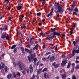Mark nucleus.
<instances>
[{"instance_id":"nucleus-1","label":"nucleus","mask_w":79,"mask_h":79,"mask_svg":"<svg viewBox=\"0 0 79 79\" xmlns=\"http://www.w3.org/2000/svg\"><path fill=\"white\" fill-rule=\"evenodd\" d=\"M19 66L20 69H21L22 70H23V69L24 70V71L22 72V73L24 75H25V74H26L25 72L26 71V66L23 63H22V62L19 61Z\"/></svg>"},{"instance_id":"nucleus-2","label":"nucleus","mask_w":79,"mask_h":79,"mask_svg":"<svg viewBox=\"0 0 79 79\" xmlns=\"http://www.w3.org/2000/svg\"><path fill=\"white\" fill-rule=\"evenodd\" d=\"M55 8L56 10L58 13H60L61 14L63 13V9L57 3H55Z\"/></svg>"},{"instance_id":"nucleus-3","label":"nucleus","mask_w":79,"mask_h":79,"mask_svg":"<svg viewBox=\"0 0 79 79\" xmlns=\"http://www.w3.org/2000/svg\"><path fill=\"white\" fill-rule=\"evenodd\" d=\"M48 59V60H50L51 62H52V61H53L55 59V56H52L51 57V56L50 55H49L47 57Z\"/></svg>"},{"instance_id":"nucleus-4","label":"nucleus","mask_w":79,"mask_h":79,"mask_svg":"<svg viewBox=\"0 0 79 79\" xmlns=\"http://www.w3.org/2000/svg\"><path fill=\"white\" fill-rule=\"evenodd\" d=\"M62 71L64 73L63 75L61 74L62 77L63 79H66V73L65 72V70L64 69H62Z\"/></svg>"},{"instance_id":"nucleus-5","label":"nucleus","mask_w":79,"mask_h":79,"mask_svg":"<svg viewBox=\"0 0 79 79\" xmlns=\"http://www.w3.org/2000/svg\"><path fill=\"white\" fill-rule=\"evenodd\" d=\"M35 54H32L30 56L31 60L33 59V61H37V58H35Z\"/></svg>"},{"instance_id":"nucleus-6","label":"nucleus","mask_w":79,"mask_h":79,"mask_svg":"<svg viewBox=\"0 0 79 79\" xmlns=\"http://www.w3.org/2000/svg\"><path fill=\"white\" fill-rule=\"evenodd\" d=\"M76 23H74L73 26V27L70 29L71 31H70V35H72V34L73 32V31L74 30V29L75 27H76Z\"/></svg>"},{"instance_id":"nucleus-7","label":"nucleus","mask_w":79,"mask_h":79,"mask_svg":"<svg viewBox=\"0 0 79 79\" xmlns=\"http://www.w3.org/2000/svg\"><path fill=\"white\" fill-rule=\"evenodd\" d=\"M47 39H48L49 40H50L51 39H53L54 38V35H53L52 36V35H50L48 36H47Z\"/></svg>"},{"instance_id":"nucleus-8","label":"nucleus","mask_w":79,"mask_h":79,"mask_svg":"<svg viewBox=\"0 0 79 79\" xmlns=\"http://www.w3.org/2000/svg\"><path fill=\"white\" fill-rule=\"evenodd\" d=\"M52 65L53 66H54V68H58L59 66V65L58 64H56V62H54L52 64Z\"/></svg>"},{"instance_id":"nucleus-9","label":"nucleus","mask_w":79,"mask_h":79,"mask_svg":"<svg viewBox=\"0 0 79 79\" xmlns=\"http://www.w3.org/2000/svg\"><path fill=\"white\" fill-rule=\"evenodd\" d=\"M66 63H67V60H64L62 62L61 65L62 66H64Z\"/></svg>"},{"instance_id":"nucleus-10","label":"nucleus","mask_w":79,"mask_h":79,"mask_svg":"<svg viewBox=\"0 0 79 79\" xmlns=\"http://www.w3.org/2000/svg\"><path fill=\"white\" fill-rule=\"evenodd\" d=\"M4 67H5V65L3 64V63L1 62V64H0V69H1L2 68V69H3L4 68Z\"/></svg>"},{"instance_id":"nucleus-11","label":"nucleus","mask_w":79,"mask_h":79,"mask_svg":"<svg viewBox=\"0 0 79 79\" xmlns=\"http://www.w3.org/2000/svg\"><path fill=\"white\" fill-rule=\"evenodd\" d=\"M42 69H38L37 70V75H39L42 73Z\"/></svg>"},{"instance_id":"nucleus-12","label":"nucleus","mask_w":79,"mask_h":79,"mask_svg":"<svg viewBox=\"0 0 79 79\" xmlns=\"http://www.w3.org/2000/svg\"><path fill=\"white\" fill-rule=\"evenodd\" d=\"M53 34L54 35H57L58 36L60 35V34L56 32H53Z\"/></svg>"},{"instance_id":"nucleus-13","label":"nucleus","mask_w":79,"mask_h":79,"mask_svg":"<svg viewBox=\"0 0 79 79\" xmlns=\"http://www.w3.org/2000/svg\"><path fill=\"white\" fill-rule=\"evenodd\" d=\"M12 74H9L7 76V78L8 79H10L11 77Z\"/></svg>"},{"instance_id":"nucleus-14","label":"nucleus","mask_w":79,"mask_h":79,"mask_svg":"<svg viewBox=\"0 0 79 79\" xmlns=\"http://www.w3.org/2000/svg\"><path fill=\"white\" fill-rule=\"evenodd\" d=\"M44 77L46 79H47V78H48V74L47 73H45L44 74Z\"/></svg>"},{"instance_id":"nucleus-15","label":"nucleus","mask_w":79,"mask_h":79,"mask_svg":"<svg viewBox=\"0 0 79 79\" xmlns=\"http://www.w3.org/2000/svg\"><path fill=\"white\" fill-rule=\"evenodd\" d=\"M38 46H39V45L38 44H36V46L34 47L33 49V50H38Z\"/></svg>"},{"instance_id":"nucleus-16","label":"nucleus","mask_w":79,"mask_h":79,"mask_svg":"<svg viewBox=\"0 0 79 79\" xmlns=\"http://www.w3.org/2000/svg\"><path fill=\"white\" fill-rule=\"evenodd\" d=\"M25 50L26 52H27L29 53L30 54H31V53H32V51H30V50H29V49H28L25 48Z\"/></svg>"},{"instance_id":"nucleus-17","label":"nucleus","mask_w":79,"mask_h":79,"mask_svg":"<svg viewBox=\"0 0 79 79\" xmlns=\"http://www.w3.org/2000/svg\"><path fill=\"white\" fill-rule=\"evenodd\" d=\"M70 66H71V62L70 61L68 63V65L67 67V68H70Z\"/></svg>"},{"instance_id":"nucleus-18","label":"nucleus","mask_w":79,"mask_h":79,"mask_svg":"<svg viewBox=\"0 0 79 79\" xmlns=\"http://www.w3.org/2000/svg\"><path fill=\"white\" fill-rule=\"evenodd\" d=\"M21 48L22 53H23V54H24V53H25L24 52V48L22 47Z\"/></svg>"},{"instance_id":"nucleus-19","label":"nucleus","mask_w":79,"mask_h":79,"mask_svg":"<svg viewBox=\"0 0 79 79\" xmlns=\"http://www.w3.org/2000/svg\"><path fill=\"white\" fill-rule=\"evenodd\" d=\"M72 8H74V7H75V1H73L72 5Z\"/></svg>"},{"instance_id":"nucleus-20","label":"nucleus","mask_w":79,"mask_h":79,"mask_svg":"<svg viewBox=\"0 0 79 79\" xmlns=\"http://www.w3.org/2000/svg\"><path fill=\"white\" fill-rule=\"evenodd\" d=\"M21 8H22V6H18L17 7L18 10H19L20 9H21Z\"/></svg>"},{"instance_id":"nucleus-21","label":"nucleus","mask_w":79,"mask_h":79,"mask_svg":"<svg viewBox=\"0 0 79 79\" xmlns=\"http://www.w3.org/2000/svg\"><path fill=\"white\" fill-rule=\"evenodd\" d=\"M7 29V26L5 25L4 27L3 28V31H6Z\"/></svg>"},{"instance_id":"nucleus-22","label":"nucleus","mask_w":79,"mask_h":79,"mask_svg":"<svg viewBox=\"0 0 79 79\" xmlns=\"http://www.w3.org/2000/svg\"><path fill=\"white\" fill-rule=\"evenodd\" d=\"M69 10L70 13H71V12L73 11V9L71 7H69Z\"/></svg>"},{"instance_id":"nucleus-23","label":"nucleus","mask_w":79,"mask_h":79,"mask_svg":"<svg viewBox=\"0 0 79 79\" xmlns=\"http://www.w3.org/2000/svg\"><path fill=\"white\" fill-rule=\"evenodd\" d=\"M4 69L6 73V72H7V70L8 69V68L7 67H5Z\"/></svg>"},{"instance_id":"nucleus-24","label":"nucleus","mask_w":79,"mask_h":79,"mask_svg":"<svg viewBox=\"0 0 79 79\" xmlns=\"http://www.w3.org/2000/svg\"><path fill=\"white\" fill-rule=\"evenodd\" d=\"M58 47V45H56V48H55V52H58V49H57V47Z\"/></svg>"},{"instance_id":"nucleus-25","label":"nucleus","mask_w":79,"mask_h":79,"mask_svg":"<svg viewBox=\"0 0 79 79\" xmlns=\"http://www.w3.org/2000/svg\"><path fill=\"white\" fill-rule=\"evenodd\" d=\"M28 60H29V63H31V58L30 57V56H28Z\"/></svg>"},{"instance_id":"nucleus-26","label":"nucleus","mask_w":79,"mask_h":79,"mask_svg":"<svg viewBox=\"0 0 79 79\" xmlns=\"http://www.w3.org/2000/svg\"><path fill=\"white\" fill-rule=\"evenodd\" d=\"M6 40H10V38L9 37V36H8V35H7L6 37Z\"/></svg>"},{"instance_id":"nucleus-27","label":"nucleus","mask_w":79,"mask_h":79,"mask_svg":"<svg viewBox=\"0 0 79 79\" xmlns=\"http://www.w3.org/2000/svg\"><path fill=\"white\" fill-rule=\"evenodd\" d=\"M16 46L15 45H13L11 47V49H14Z\"/></svg>"},{"instance_id":"nucleus-28","label":"nucleus","mask_w":79,"mask_h":79,"mask_svg":"<svg viewBox=\"0 0 79 79\" xmlns=\"http://www.w3.org/2000/svg\"><path fill=\"white\" fill-rule=\"evenodd\" d=\"M74 50V52H75V53H79V51L78 50Z\"/></svg>"},{"instance_id":"nucleus-29","label":"nucleus","mask_w":79,"mask_h":79,"mask_svg":"<svg viewBox=\"0 0 79 79\" xmlns=\"http://www.w3.org/2000/svg\"><path fill=\"white\" fill-rule=\"evenodd\" d=\"M75 52H74V50H73L72 52V56H74V55H75Z\"/></svg>"},{"instance_id":"nucleus-30","label":"nucleus","mask_w":79,"mask_h":79,"mask_svg":"<svg viewBox=\"0 0 79 79\" xmlns=\"http://www.w3.org/2000/svg\"><path fill=\"white\" fill-rule=\"evenodd\" d=\"M32 64H31L29 66V69H33V67L32 66Z\"/></svg>"},{"instance_id":"nucleus-31","label":"nucleus","mask_w":79,"mask_h":79,"mask_svg":"<svg viewBox=\"0 0 79 79\" xmlns=\"http://www.w3.org/2000/svg\"><path fill=\"white\" fill-rule=\"evenodd\" d=\"M13 74L14 77H16V75L15 74V72H13Z\"/></svg>"},{"instance_id":"nucleus-32","label":"nucleus","mask_w":79,"mask_h":79,"mask_svg":"<svg viewBox=\"0 0 79 79\" xmlns=\"http://www.w3.org/2000/svg\"><path fill=\"white\" fill-rule=\"evenodd\" d=\"M72 79H77L76 77V76L73 75L72 76Z\"/></svg>"},{"instance_id":"nucleus-33","label":"nucleus","mask_w":79,"mask_h":79,"mask_svg":"<svg viewBox=\"0 0 79 79\" xmlns=\"http://www.w3.org/2000/svg\"><path fill=\"white\" fill-rule=\"evenodd\" d=\"M46 47H47V45L45 44L43 46V49H45V48Z\"/></svg>"},{"instance_id":"nucleus-34","label":"nucleus","mask_w":79,"mask_h":79,"mask_svg":"<svg viewBox=\"0 0 79 79\" xmlns=\"http://www.w3.org/2000/svg\"><path fill=\"white\" fill-rule=\"evenodd\" d=\"M16 75L17 76H21V73L19 72H17Z\"/></svg>"},{"instance_id":"nucleus-35","label":"nucleus","mask_w":79,"mask_h":79,"mask_svg":"<svg viewBox=\"0 0 79 79\" xmlns=\"http://www.w3.org/2000/svg\"><path fill=\"white\" fill-rule=\"evenodd\" d=\"M47 71V68H45L42 71V72H44V71Z\"/></svg>"},{"instance_id":"nucleus-36","label":"nucleus","mask_w":79,"mask_h":79,"mask_svg":"<svg viewBox=\"0 0 79 79\" xmlns=\"http://www.w3.org/2000/svg\"><path fill=\"white\" fill-rule=\"evenodd\" d=\"M2 39H5V38L6 37V35H2Z\"/></svg>"},{"instance_id":"nucleus-37","label":"nucleus","mask_w":79,"mask_h":79,"mask_svg":"<svg viewBox=\"0 0 79 79\" xmlns=\"http://www.w3.org/2000/svg\"><path fill=\"white\" fill-rule=\"evenodd\" d=\"M55 30H56V28H55L53 29H52L51 32H54V31H55Z\"/></svg>"},{"instance_id":"nucleus-38","label":"nucleus","mask_w":79,"mask_h":79,"mask_svg":"<svg viewBox=\"0 0 79 79\" xmlns=\"http://www.w3.org/2000/svg\"><path fill=\"white\" fill-rule=\"evenodd\" d=\"M41 15H42V13H41L40 12L38 13L37 14V16H40Z\"/></svg>"},{"instance_id":"nucleus-39","label":"nucleus","mask_w":79,"mask_h":79,"mask_svg":"<svg viewBox=\"0 0 79 79\" xmlns=\"http://www.w3.org/2000/svg\"><path fill=\"white\" fill-rule=\"evenodd\" d=\"M73 44L74 46H76V42L73 41Z\"/></svg>"},{"instance_id":"nucleus-40","label":"nucleus","mask_w":79,"mask_h":79,"mask_svg":"<svg viewBox=\"0 0 79 79\" xmlns=\"http://www.w3.org/2000/svg\"><path fill=\"white\" fill-rule=\"evenodd\" d=\"M34 71V70L33 69H30V73H32V72H33Z\"/></svg>"},{"instance_id":"nucleus-41","label":"nucleus","mask_w":79,"mask_h":79,"mask_svg":"<svg viewBox=\"0 0 79 79\" xmlns=\"http://www.w3.org/2000/svg\"><path fill=\"white\" fill-rule=\"evenodd\" d=\"M76 69H79V65H77L76 67Z\"/></svg>"},{"instance_id":"nucleus-42","label":"nucleus","mask_w":79,"mask_h":79,"mask_svg":"<svg viewBox=\"0 0 79 79\" xmlns=\"http://www.w3.org/2000/svg\"><path fill=\"white\" fill-rule=\"evenodd\" d=\"M75 10L76 12H78V9H77V8H75Z\"/></svg>"},{"instance_id":"nucleus-43","label":"nucleus","mask_w":79,"mask_h":79,"mask_svg":"<svg viewBox=\"0 0 79 79\" xmlns=\"http://www.w3.org/2000/svg\"><path fill=\"white\" fill-rule=\"evenodd\" d=\"M52 15V13L51 12L49 14H48V16H51Z\"/></svg>"},{"instance_id":"nucleus-44","label":"nucleus","mask_w":79,"mask_h":79,"mask_svg":"<svg viewBox=\"0 0 79 79\" xmlns=\"http://www.w3.org/2000/svg\"><path fill=\"white\" fill-rule=\"evenodd\" d=\"M29 71H30V70L29 69H27V73L28 74L29 73Z\"/></svg>"},{"instance_id":"nucleus-45","label":"nucleus","mask_w":79,"mask_h":79,"mask_svg":"<svg viewBox=\"0 0 79 79\" xmlns=\"http://www.w3.org/2000/svg\"><path fill=\"white\" fill-rule=\"evenodd\" d=\"M5 2H7V3L9 2H10V0H5Z\"/></svg>"},{"instance_id":"nucleus-46","label":"nucleus","mask_w":79,"mask_h":79,"mask_svg":"<svg viewBox=\"0 0 79 79\" xmlns=\"http://www.w3.org/2000/svg\"><path fill=\"white\" fill-rule=\"evenodd\" d=\"M42 60H43V61H45L46 59H45V58L43 57L42 59Z\"/></svg>"},{"instance_id":"nucleus-47","label":"nucleus","mask_w":79,"mask_h":79,"mask_svg":"<svg viewBox=\"0 0 79 79\" xmlns=\"http://www.w3.org/2000/svg\"><path fill=\"white\" fill-rule=\"evenodd\" d=\"M40 35H44V34H43L42 33H40Z\"/></svg>"},{"instance_id":"nucleus-48","label":"nucleus","mask_w":79,"mask_h":79,"mask_svg":"<svg viewBox=\"0 0 79 79\" xmlns=\"http://www.w3.org/2000/svg\"><path fill=\"white\" fill-rule=\"evenodd\" d=\"M14 65H15V67H16V63L14 62Z\"/></svg>"},{"instance_id":"nucleus-49","label":"nucleus","mask_w":79,"mask_h":79,"mask_svg":"<svg viewBox=\"0 0 79 79\" xmlns=\"http://www.w3.org/2000/svg\"><path fill=\"white\" fill-rule=\"evenodd\" d=\"M53 8H52L51 10V13H52L53 11Z\"/></svg>"},{"instance_id":"nucleus-50","label":"nucleus","mask_w":79,"mask_h":79,"mask_svg":"<svg viewBox=\"0 0 79 79\" xmlns=\"http://www.w3.org/2000/svg\"><path fill=\"white\" fill-rule=\"evenodd\" d=\"M74 69H72L71 72L72 73H73V72H74Z\"/></svg>"},{"instance_id":"nucleus-51","label":"nucleus","mask_w":79,"mask_h":79,"mask_svg":"<svg viewBox=\"0 0 79 79\" xmlns=\"http://www.w3.org/2000/svg\"><path fill=\"white\" fill-rule=\"evenodd\" d=\"M14 52H15V53L16 52V48H15V49H14Z\"/></svg>"},{"instance_id":"nucleus-52","label":"nucleus","mask_w":79,"mask_h":79,"mask_svg":"<svg viewBox=\"0 0 79 79\" xmlns=\"http://www.w3.org/2000/svg\"><path fill=\"white\" fill-rule=\"evenodd\" d=\"M28 47V48H31V45H29V44H28L27 45Z\"/></svg>"},{"instance_id":"nucleus-53","label":"nucleus","mask_w":79,"mask_h":79,"mask_svg":"<svg viewBox=\"0 0 79 79\" xmlns=\"http://www.w3.org/2000/svg\"><path fill=\"white\" fill-rule=\"evenodd\" d=\"M76 63H79V61L76 60L75 62Z\"/></svg>"},{"instance_id":"nucleus-54","label":"nucleus","mask_w":79,"mask_h":79,"mask_svg":"<svg viewBox=\"0 0 79 79\" xmlns=\"http://www.w3.org/2000/svg\"><path fill=\"white\" fill-rule=\"evenodd\" d=\"M74 65H75V64H74V63H73L72 64V66H73Z\"/></svg>"},{"instance_id":"nucleus-55","label":"nucleus","mask_w":79,"mask_h":79,"mask_svg":"<svg viewBox=\"0 0 79 79\" xmlns=\"http://www.w3.org/2000/svg\"><path fill=\"white\" fill-rule=\"evenodd\" d=\"M36 77H37V79H39V76L38 75H37Z\"/></svg>"},{"instance_id":"nucleus-56","label":"nucleus","mask_w":79,"mask_h":79,"mask_svg":"<svg viewBox=\"0 0 79 79\" xmlns=\"http://www.w3.org/2000/svg\"><path fill=\"white\" fill-rule=\"evenodd\" d=\"M25 27H26V26H24L23 27H21V29H23V28H24Z\"/></svg>"},{"instance_id":"nucleus-57","label":"nucleus","mask_w":79,"mask_h":79,"mask_svg":"<svg viewBox=\"0 0 79 79\" xmlns=\"http://www.w3.org/2000/svg\"><path fill=\"white\" fill-rule=\"evenodd\" d=\"M73 14H74V15H77V13H76V12H73Z\"/></svg>"},{"instance_id":"nucleus-58","label":"nucleus","mask_w":79,"mask_h":79,"mask_svg":"<svg viewBox=\"0 0 79 79\" xmlns=\"http://www.w3.org/2000/svg\"><path fill=\"white\" fill-rule=\"evenodd\" d=\"M64 57H65L64 55H63L62 56V58H64Z\"/></svg>"},{"instance_id":"nucleus-59","label":"nucleus","mask_w":79,"mask_h":79,"mask_svg":"<svg viewBox=\"0 0 79 79\" xmlns=\"http://www.w3.org/2000/svg\"><path fill=\"white\" fill-rule=\"evenodd\" d=\"M40 61H39L37 63V66H38L39 64V63H40Z\"/></svg>"},{"instance_id":"nucleus-60","label":"nucleus","mask_w":79,"mask_h":79,"mask_svg":"<svg viewBox=\"0 0 79 79\" xmlns=\"http://www.w3.org/2000/svg\"><path fill=\"white\" fill-rule=\"evenodd\" d=\"M40 66H43V64H42V63H41L40 64Z\"/></svg>"},{"instance_id":"nucleus-61","label":"nucleus","mask_w":79,"mask_h":79,"mask_svg":"<svg viewBox=\"0 0 79 79\" xmlns=\"http://www.w3.org/2000/svg\"><path fill=\"white\" fill-rule=\"evenodd\" d=\"M7 10H10V7H8V8H7Z\"/></svg>"},{"instance_id":"nucleus-62","label":"nucleus","mask_w":79,"mask_h":79,"mask_svg":"<svg viewBox=\"0 0 79 79\" xmlns=\"http://www.w3.org/2000/svg\"><path fill=\"white\" fill-rule=\"evenodd\" d=\"M20 32L19 31H18L17 33V34H18V35H19V34H20Z\"/></svg>"},{"instance_id":"nucleus-63","label":"nucleus","mask_w":79,"mask_h":79,"mask_svg":"<svg viewBox=\"0 0 79 79\" xmlns=\"http://www.w3.org/2000/svg\"><path fill=\"white\" fill-rule=\"evenodd\" d=\"M56 15H57V16L58 17H60V15H59V14L58 13L56 14Z\"/></svg>"},{"instance_id":"nucleus-64","label":"nucleus","mask_w":79,"mask_h":79,"mask_svg":"<svg viewBox=\"0 0 79 79\" xmlns=\"http://www.w3.org/2000/svg\"><path fill=\"white\" fill-rule=\"evenodd\" d=\"M79 56H77V57H76V59L77 60H78V59H79Z\"/></svg>"}]
</instances>
